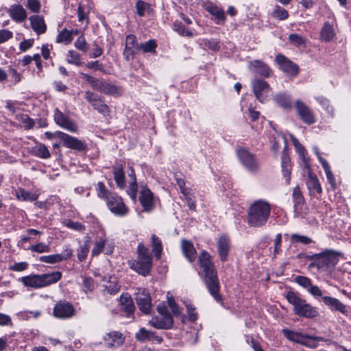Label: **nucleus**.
<instances>
[{
  "label": "nucleus",
  "instance_id": "nucleus-1",
  "mask_svg": "<svg viewBox=\"0 0 351 351\" xmlns=\"http://www.w3.org/2000/svg\"><path fill=\"white\" fill-rule=\"evenodd\" d=\"M199 263L204 273V281L210 295L214 299L220 302L219 282L213 263L210 260V254L205 250L202 251L199 256Z\"/></svg>",
  "mask_w": 351,
  "mask_h": 351
},
{
  "label": "nucleus",
  "instance_id": "nucleus-2",
  "mask_svg": "<svg viewBox=\"0 0 351 351\" xmlns=\"http://www.w3.org/2000/svg\"><path fill=\"white\" fill-rule=\"evenodd\" d=\"M270 213V204L265 200H257L252 204L248 209L247 223L251 227H263L267 222Z\"/></svg>",
  "mask_w": 351,
  "mask_h": 351
},
{
  "label": "nucleus",
  "instance_id": "nucleus-3",
  "mask_svg": "<svg viewBox=\"0 0 351 351\" xmlns=\"http://www.w3.org/2000/svg\"><path fill=\"white\" fill-rule=\"evenodd\" d=\"M285 298L288 302L293 306V310L295 315L306 318H313L318 315L315 308L307 303L300 293L289 291L286 293Z\"/></svg>",
  "mask_w": 351,
  "mask_h": 351
},
{
  "label": "nucleus",
  "instance_id": "nucleus-4",
  "mask_svg": "<svg viewBox=\"0 0 351 351\" xmlns=\"http://www.w3.org/2000/svg\"><path fill=\"white\" fill-rule=\"evenodd\" d=\"M137 251V259L130 263V268L138 274L147 276L152 267V256L148 248L142 243L138 245Z\"/></svg>",
  "mask_w": 351,
  "mask_h": 351
},
{
  "label": "nucleus",
  "instance_id": "nucleus-5",
  "mask_svg": "<svg viewBox=\"0 0 351 351\" xmlns=\"http://www.w3.org/2000/svg\"><path fill=\"white\" fill-rule=\"evenodd\" d=\"M338 254L333 250L326 249L319 253L318 260L316 262H311L309 267H316L320 271H326L337 264Z\"/></svg>",
  "mask_w": 351,
  "mask_h": 351
},
{
  "label": "nucleus",
  "instance_id": "nucleus-6",
  "mask_svg": "<svg viewBox=\"0 0 351 351\" xmlns=\"http://www.w3.org/2000/svg\"><path fill=\"white\" fill-rule=\"evenodd\" d=\"M45 135L48 139H51L53 137L59 138L62 141L63 145L67 148L79 152H82L86 149V145L84 141L63 132L57 131L55 133L46 132Z\"/></svg>",
  "mask_w": 351,
  "mask_h": 351
},
{
  "label": "nucleus",
  "instance_id": "nucleus-7",
  "mask_svg": "<svg viewBox=\"0 0 351 351\" xmlns=\"http://www.w3.org/2000/svg\"><path fill=\"white\" fill-rule=\"evenodd\" d=\"M237 156L247 171L251 173H256L258 171L260 167L258 159L247 149L243 147L237 149Z\"/></svg>",
  "mask_w": 351,
  "mask_h": 351
},
{
  "label": "nucleus",
  "instance_id": "nucleus-8",
  "mask_svg": "<svg viewBox=\"0 0 351 351\" xmlns=\"http://www.w3.org/2000/svg\"><path fill=\"white\" fill-rule=\"evenodd\" d=\"M106 202L109 210L115 215L122 217L128 212V208L122 198L114 193L110 195Z\"/></svg>",
  "mask_w": 351,
  "mask_h": 351
},
{
  "label": "nucleus",
  "instance_id": "nucleus-9",
  "mask_svg": "<svg viewBox=\"0 0 351 351\" xmlns=\"http://www.w3.org/2000/svg\"><path fill=\"white\" fill-rule=\"evenodd\" d=\"M75 314V308L72 304L66 300L58 302L53 309V315L58 319H67Z\"/></svg>",
  "mask_w": 351,
  "mask_h": 351
},
{
  "label": "nucleus",
  "instance_id": "nucleus-10",
  "mask_svg": "<svg viewBox=\"0 0 351 351\" xmlns=\"http://www.w3.org/2000/svg\"><path fill=\"white\" fill-rule=\"evenodd\" d=\"M84 97L93 108L102 115L106 116L110 112L109 106L95 93L87 90L84 93Z\"/></svg>",
  "mask_w": 351,
  "mask_h": 351
},
{
  "label": "nucleus",
  "instance_id": "nucleus-11",
  "mask_svg": "<svg viewBox=\"0 0 351 351\" xmlns=\"http://www.w3.org/2000/svg\"><path fill=\"white\" fill-rule=\"evenodd\" d=\"M216 247L220 261H226L231 250L230 238L226 234L219 235L216 240Z\"/></svg>",
  "mask_w": 351,
  "mask_h": 351
},
{
  "label": "nucleus",
  "instance_id": "nucleus-12",
  "mask_svg": "<svg viewBox=\"0 0 351 351\" xmlns=\"http://www.w3.org/2000/svg\"><path fill=\"white\" fill-rule=\"evenodd\" d=\"M295 108L300 119L306 124L311 125L316 122V118L311 109L303 101H295Z\"/></svg>",
  "mask_w": 351,
  "mask_h": 351
},
{
  "label": "nucleus",
  "instance_id": "nucleus-13",
  "mask_svg": "<svg viewBox=\"0 0 351 351\" xmlns=\"http://www.w3.org/2000/svg\"><path fill=\"white\" fill-rule=\"evenodd\" d=\"M135 295L136 302L139 309L145 314L149 313L152 308V303L149 291L145 288H137Z\"/></svg>",
  "mask_w": 351,
  "mask_h": 351
},
{
  "label": "nucleus",
  "instance_id": "nucleus-14",
  "mask_svg": "<svg viewBox=\"0 0 351 351\" xmlns=\"http://www.w3.org/2000/svg\"><path fill=\"white\" fill-rule=\"evenodd\" d=\"M53 119L55 123L62 128L72 133L77 131V124L58 108L54 110Z\"/></svg>",
  "mask_w": 351,
  "mask_h": 351
},
{
  "label": "nucleus",
  "instance_id": "nucleus-15",
  "mask_svg": "<svg viewBox=\"0 0 351 351\" xmlns=\"http://www.w3.org/2000/svg\"><path fill=\"white\" fill-rule=\"evenodd\" d=\"M252 88L256 98L261 103L265 102L270 90L269 84L264 80L255 79L252 82Z\"/></svg>",
  "mask_w": 351,
  "mask_h": 351
},
{
  "label": "nucleus",
  "instance_id": "nucleus-16",
  "mask_svg": "<svg viewBox=\"0 0 351 351\" xmlns=\"http://www.w3.org/2000/svg\"><path fill=\"white\" fill-rule=\"evenodd\" d=\"M94 90L101 93L114 97L119 96L121 94V88L116 85L105 80L104 79H98Z\"/></svg>",
  "mask_w": 351,
  "mask_h": 351
},
{
  "label": "nucleus",
  "instance_id": "nucleus-17",
  "mask_svg": "<svg viewBox=\"0 0 351 351\" xmlns=\"http://www.w3.org/2000/svg\"><path fill=\"white\" fill-rule=\"evenodd\" d=\"M139 45L134 35L129 34L126 36L123 51V56L126 60L133 59L134 56L139 51Z\"/></svg>",
  "mask_w": 351,
  "mask_h": 351
},
{
  "label": "nucleus",
  "instance_id": "nucleus-18",
  "mask_svg": "<svg viewBox=\"0 0 351 351\" xmlns=\"http://www.w3.org/2000/svg\"><path fill=\"white\" fill-rule=\"evenodd\" d=\"M139 201L143 211L147 213L152 211L154 208V194L147 186H144L141 189Z\"/></svg>",
  "mask_w": 351,
  "mask_h": 351
},
{
  "label": "nucleus",
  "instance_id": "nucleus-19",
  "mask_svg": "<svg viewBox=\"0 0 351 351\" xmlns=\"http://www.w3.org/2000/svg\"><path fill=\"white\" fill-rule=\"evenodd\" d=\"M276 61L279 65L280 69L285 73L295 75L298 72V69L296 64L288 60L285 56L278 54L276 57Z\"/></svg>",
  "mask_w": 351,
  "mask_h": 351
},
{
  "label": "nucleus",
  "instance_id": "nucleus-20",
  "mask_svg": "<svg viewBox=\"0 0 351 351\" xmlns=\"http://www.w3.org/2000/svg\"><path fill=\"white\" fill-rule=\"evenodd\" d=\"M149 324L157 329L167 330L173 326V320L171 315H159L152 317Z\"/></svg>",
  "mask_w": 351,
  "mask_h": 351
},
{
  "label": "nucleus",
  "instance_id": "nucleus-21",
  "mask_svg": "<svg viewBox=\"0 0 351 351\" xmlns=\"http://www.w3.org/2000/svg\"><path fill=\"white\" fill-rule=\"evenodd\" d=\"M72 255V250L66 246L62 253L48 256H42L40 257V261L44 263L53 264L67 260L70 258Z\"/></svg>",
  "mask_w": 351,
  "mask_h": 351
},
{
  "label": "nucleus",
  "instance_id": "nucleus-22",
  "mask_svg": "<svg viewBox=\"0 0 351 351\" xmlns=\"http://www.w3.org/2000/svg\"><path fill=\"white\" fill-rule=\"evenodd\" d=\"M204 8L214 17V19L216 21L217 24H221L225 22V12L222 8L211 2L206 3Z\"/></svg>",
  "mask_w": 351,
  "mask_h": 351
},
{
  "label": "nucleus",
  "instance_id": "nucleus-23",
  "mask_svg": "<svg viewBox=\"0 0 351 351\" xmlns=\"http://www.w3.org/2000/svg\"><path fill=\"white\" fill-rule=\"evenodd\" d=\"M291 138L293 142V144L296 149V152L299 154L300 159L301 160V166L304 169H307L308 171L310 162L309 158L307 156L306 151L305 148L302 146V145L298 141V140L294 137L293 135H291Z\"/></svg>",
  "mask_w": 351,
  "mask_h": 351
},
{
  "label": "nucleus",
  "instance_id": "nucleus-24",
  "mask_svg": "<svg viewBox=\"0 0 351 351\" xmlns=\"http://www.w3.org/2000/svg\"><path fill=\"white\" fill-rule=\"evenodd\" d=\"M322 301L332 311H339L343 314L347 313V306L339 300L330 296L322 297Z\"/></svg>",
  "mask_w": 351,
  "mask_h": 351
},
{
  "label": "nucleus",
  "instance_id": "nucleus-25",
  "mask_svg": "<svg viewBox=\"0 0 351 351\" xmlns=\"http://www.w3.org/2000/svg\"><path fill=\"white\" fill-rule=\"evenodd\" d=\"M135 338L141 342H145L147 341H156L160 343L162 341L161 337L158 336L156 332L148 330L145 328H141L136 333Z\"/></svg>",
  "mask_w": 351,
  "mask_h": 351
},
{
  "label": "nucleus",
  "instance_id": "nucleus-26",
  "mask_svg": "<svg viewBox=\"0 0 351 351\" xmlns=\"http://www.w3.org/2000/svg\"><path fill=\"white\" fill-rule=\"evenodd\" d=\"M249 68L252 72L265 77H268L271 72L265 63L258 60L251 61Z\"/></svg>",
  "mask_w": 351,
  "mask_h": 351
},
{
  "label": "nucleus",
  "instance_id": "nucleus-27",
  "mask_svg": "<svg viewBox=\"0 0 351 351\" xmlns=\"http://www.w3.org/2000/svg\"><path fill=\"white\" fill-rule=\"evenodd\" d=\"M8 13L12 20L18 23L24 21L27 16L25 10L19 4L12 5Z\"/></svg>",
  "mask_w": 351,
  "mask_h": 351
},
{
  "label": "nucleus",
  "instance_id": "nucleus-28",
  "mask_svg": "<svg viewBox=\"0 0 351 351\" xmlns=\"http://www.w3.org/2000/svg\"><path fill=\"white\" fill-rule=\"evenodd\" d=\"M104 341L108 347H115L123 344L124 337L122 333L117 331H112L104 337Z\"/></svg>",
  "mask_w": 351,
  "mask_h": 351
},
{
  "label": "nucleus",
  "instance_id": "nucleus-29",
  "mask_svg": "<svg viewBox=\"0 0 351 351\" xmlns=\"http://www.w3.org/2000/svg\"><path fill=\"white\" fill-rule=\"evenodd\" d=\"M20 280L25 287H32L34 289L44 287L41 274L23 276L21 278Z\"/></svg>",
  "mask_w": 351,
  "mask_h": 351
},
{
  "label": "nucleus",
  "instance_id": "nucleus-30",
  "mask_svg": "<svg viewBox=\"0 0 351 351\" xmlns=\"http://www.w3.org/2000/svg\"><path fill=\"white\" fill-rule=\"evenodd\" d=\"M181 249L184 256L189 262H193L196 258V250L193 244L187 240H182L181 242Z\"/></svg>",
  "mask_w": 351,
  "mask_h": 351
},
{
  "label": "nucleus",
  "instance_id": "nucleus-31",
  "mask_svg": "<svg viewBox=\"0 0 351 351\" xmlns=\"http://www.w3.org/2000/svg\"><path fill=\"white\" fill-rule=\"evenodd\" d=\"M31 27L38 34H42L46 32L47 26L43 18L38 15H34L29 18Z\"/></svg>",
  "mask_w": 351,
  "mask_h": 351
},
{
  "label": "nucleus",
  "instance_id": "nucleus-32",
  "mask_svg": "<svg viewBox=\"0 0 351 351\" xmlns=\"http://www.w3.org/2000/svg\"><path fill=\"white\" fill-rule=\"evenodd\" d=\"M275 103L285 110H290L292 107L291 98L285 93H280L274 96Z\"/></svg>",
  "mask_w": 351,
  "mask_h": 351
},
{
  "label": "nucleus",
  "instance_id": "nucleus-33",
  "mask_svg": "<svg viewBox=\"0 0 351 351\" xmlns=\"http://www.w3.org/2000/svg\"><path fill=\"white\" fill-rule=\"evenodd\" d=\"M114 179L117 186L123 189L125 186V173L121 165L114 166L112 169Z\"/></svg>",
  "mask_w": 351,
  "mask_h": 351
},
{
  "label": "nucleus",
  "instance_id": "nucleus-34",
  "mask_svg": "<svg viewBox=\"0 0 351 351\" xmlns=\"http://www.w3.org/2000/svg\"><path fill=\"white\" fill-rule=\"evenodd\" d=\"M120 302L123 306L124 311L126 313V316L130 317L133 315L135 309L132 298L128 295H122L120 298Z\"/></svg>",
  "mask_w": 351,
  "mask_h": 351
},
{
  "label": "nucleus",
  "instance_id": "nucleus-35",
  "mask_svg": "<svg viewBox=\"0 0 351 351\" xmlns=\"http://www.w3.org/2000/svg\"><path fill=\"white\" fill-rule=\"evenodd\" d=\"M305 173L308 174V178L306 182L307 186L311 191L322 193V187L316 176H314L311 173L310 167L308 171L307 169H304Z\"/></svg>",
  "mask_w": 351,
  "mask_h": 351
},
{
  "label": "nucleus",
  "instance_id": "nucleus-36",
  "mask_svg": "<svg viewBox=\"0 0 351 351\" xmlns=\"http://www.w3.org/2000/svg\"><path fill=\"white\" fill-rule=\"evenodd\" d=\"M173 29L182 36L193 38L197 36V33L195 30L186 28L184 25L180 21L174 22L173 25Z\"/></svg>",
  "mask_w": 351,
  "mask_h": 351
},
{
  "label": "nucleus",
  "instance_id": "nucleus-37",
  "mask_svg": "<svg viewBox=\"0 0 351 351\" xmlns=\"http://www.w3.org/2000/svg\"><path fill=\"white\" fill-rule=\"evenodd\" d=\"M282 332L285 337L287 338L289 341L300 344H301V343H303V339L304 337H306V335L303 333L293 331L287 328L282 329Z\"/></svg>",
  "mask_w": 351,
  "mask_h": 351
},
{
  "label": "nucleus",
  "instance_id": "nucleus-38",
  "mask_svg": "<svg viewBox=\"0 0 351 351\" xmlns=\"http://www.w3.org/2000/svg\"><path fill=\"white\" fill-rule=\"evenodd\" d=\"M151 246L155 258L160 259L163 247L161 240L156 234H152L151 237Z\"/></svg>",
  "mask_w": 351,
  "mask_h": 351
},
{
  "label": "nucleus",
  "instance_id": "nucleus-39",
  "mask_svg": "<svg viewBox=\"0 0 351 351\" xmlns=\"http://www.w3.org/2000/svg\"><path fill=\"white\" fill-rule=\"evenodd\" d=\"M43 287L49 286L59 281L62 278L60 271H53L50 274H41Z\"/></svg>",
  "mask_w": 351,
  "mask_h": 351
},
{
  "label": "nucleus",
  "instance_id": "nucleus-40",
  "mask_svg": "<svg viewBox=\"0 0 351 351\" xmlns=\"http://www.w3.org/2000/svg\"><path fill=\"white\" fill-rule=\"evenodd\" d=\"M32 153L35 156L43 159H47L51 156L47 146L42 143H36V145L32 147Z\"/></svg>",
  "mask_w": 351,
  "mask_h": 351
},
{
  "label": "nucleus",
  "instance_id": "nucleus-41",
  "mask_svg": "<svg viewBox=\"0 0 351 351\" xmlns=\"http://www.w3.org/2000/svg\"><path fill=\"white\" fill-rule=\"evenodd\" d=\"M292 197L294 202L295 211L297 213H300L302 210L304 200L303 195L298 187H295L293 189Z\"/></svg>",
  "mask_w": 351,
  "mask_h": 351
},
{
  "label": "nucleus",
  "instance_id": "nucleus-42",
  "mask_svg": "<svg viewBox=\"0 0 351 351\" xmlns=\"http://www.w3.org/2000/svg\"><path fill=\"white\" fill-rule=\"evenodd\" d=\"M291 165L290 160L288 157L283 155L282 157V171L284 178H285V182L287 184H289L291 179Z\"/></svg>",
  "mask_w": 351,
  "mask_h": 351
},
{
  "label": "nucleus",
  "instance_id": "nucleus-43",
  "mask_svg": "<svg viewBox=\"0 0 351 351\" xmlns=\"http://www.w3.org/2000/svg\"><path fill=\"white\" fill-rule=\"evenodd\" d=\"M16 197L17 199L22 200V201H29V202H34L37 199V195L35 194L27 191L23 189H19L16 191Z\"/></svg>",
  "mask_w": 351,
  "mask_h": 351
},
{
  "label": "nucleus",
  "instance_id": "nucleus-44",
  "mask_svg": "<svg viewBox=\"0 0 351 351\" xmlns=\"http://www.w3.org/2000/svg\"><path fill=\"white\" fill-rule=\"evenodd\" d=\"M66 61L69 64L81 66L83 64L81 56L73 50H69L66 54Z\"/></svg>",
  "mask_w": 351,
  "mask_h": 351
},
{
  "label": "nucleus",
  "instance_id": "nucleus-45",
  "mask_svg": "<svg viewBox=\"0 0 351 351\" xmlns=\"http://www.w3.org/2000/svg\"><path fill=\"white\" fill-rule=\"evenodd\" d=\"M316 101L323 107V108L328 112L330 117H334V109L333 107L330 104V101L328 99L323 96H318L315 97Z\"/></svg>",
  "mask_w": 351,
  "mask_h": 351
},
{
  "label": "nucleus",
  "instance_id": "nucleus-46",
  "mask_svg": "<svg viewBox=\"0 0 351 351\" xmlns=\"http://www.w3.org/2000/svg\"><path fill=\"white\" fill-rule=\"evenodd\" d=\"M335 36L334 29L328 23H325L321 31V37L325 41H329Z\"/></svg>",
  "mask_w": 351,
  "mask_h": 351
},
{
  "label": "nucleus",
  "instance_id": "nucleus-47",
  "mask_svg": "<svg viewBox=\"0 0 351 351\" xmlns=\"http://www.w3.org/2000/svg\"><path fill=\"white\" fill-rule=\"evenodd\" d=\"M72 40V32L66 29H63L56 37V42L58 43L69 44Z\"/></svg>",
  "mask_w": 351,
  "mask_h": 351
},
{
  "label": "nucleus",
  "instance_id": "nucleus-48",
  "mask_svg": "<svg viewBox=\"0 0 351 351\" xmlns=\"http://www.w3.org/2000/svg\"><path fill=\"white\" fill-rule=\"evenodd\" d=\"M96 191L97 196L104 199L105 201L113 193L109 191L104 184L101 182H99L96 186Z\"/></svg>",
  "mask_w": 351,
  "mask_h": 351
},
{
  "label": "nucleus",
  "instance_id": "nucleus-49",
  "mask_svg": "<svg viewBox=\"0 0 351 351\" xmlns=\"http://www.w3.org/2000/svg\"><path fill=\"white\" fill-rule=\"evenodd\" d=\"M271 14L274 18L281 21L287 19L289 16L288 11L278 5L274 7Z\"/></svg>",
  "mask_w": 351,
  "mask_h": 351
},
{
  "label": "nucleus",
  "instance_id": "nucleus-50",
  "mask_svg": "<svg viewBox=\"0 0 351 351\" xmlns=\"http://www.w3.org/2000/svg\"><path fill=\"white\" fill-rule=\"evenodd\" d=\"M157 45L154 40H149L147 42L140 43L139 51L144 53H155Z\"/></svg>",
  "mask_w": 351,
  "mask_h": 351
},
{
  "label": "nucleus",
  "instance_id": "nucleus-51",
  "mask_svg": "<svg viewBox=\"0 0 351 351\" xmlns=\"http://www.w3.org/2000/svg\"><path fill=\"white\" fill-rule=\"evenodd\" d=\"M321 340H322V337L306 335V337L303 339V343H301V344L310 348H315L317 346V341Z\"/></svg>",
  "mask_w": 351,
  "mask_h": 351
},
{
  "label": "nucleus",
  "instance_id": "nucleus-52",
  "mask_svg": "<svg viewBox=\"0 0 351 351\" xmlns=\"http://www.w3.org/2000/svg\"><path fill=\"white\" fill-rule=\"evenodd\" d=\"M28 250L32 252L47 253L50 252V247L45 243H38L36 245L30 246Z\"/></svg>",
  "mask_w": 351,
  "mask_h": 351
},
{
  "label": "nucleus",
  "instance_id": "nucleus-53",
  "mask_svg": "<svg viewBox=\"0 0 351 351\" xmlns=\"http://www.w3.org/2000/svg\"><path fill=\"white\" fill-rule=\"evenodd\" d=\"M177 185L179 186L180 192L182 195H187V192L191 191L190 189L185 187V181L180 173H176L174 175Z\"/></svg>",
  "mask_w": 351,
  "mask_h": 351
},
{
  "label": "nucleus",
  "instance_id": "nucleus-54",
  "mask_svg": "<svg viewBox=\"0 0 351 351\" xmlns=\"http://www.w3.org/2000/svg\"><path fill=\"white\" fill-rule=\"evenodd\" d=\"M291 242L292 243H300L304 245H307L312 243L313 241L307 236L300 235L298 234H293L291 237Z\"/></svg>",
  "mask_w": 351,
  "mask_h": 351
},
{
  "label": "nucleus",
  "instance_id": "nucleus-55",
  "mask_svg": "<svg viewBox=\"0 0 351 351\" xmlns=\"http://www.w3.org/2000/svg\"><path fill=\"white\" fill-rule=\"evenodd\" d=\"M64 225L68 228L78 231L83 232L85 230V227L83 224L80 222L73 221L71 219H67L64 221Z\"/></svg>",
  "mask_w": 351,
  "mask_h": 351
},
{
  "label": "nucleus",
  "instance_id": "nucleus-56",
  "mask_svg": "<svg viewBox=\"0 0 351 351\" xmlns=\"http://www.w3.org/2000/svg\"><path fill=\"white\" fill-rule=\"evenodd\" d=\"M136 8L137 14L140 16H143L145 15V13L148 12L149 9V4L143 1L138 0L136 3Z\"/></svg>",
  "mask_w": 351,
  "mask_h": 351
},
{
  "label": "nucleus",
  "instance_id": "nucleus-57",
  "mask_svg": "<svg viewBox=\"0 0 351 351\" xmlns=\"http://www.w3.org/2000/svg\"><path fill=\"white\" fill-rule=\"evenodd\" d=\"M295 282L303 288L306 289V290H308L312 285L311 279L303 276H297L295 278Z\"/></svg>",
  "mask_w": 351,
  "mask_h": 351
},
{
  "label": "nucleus",
  "instance_id": "nucleus-58",
  "mask_svg": "<svg viewBox=\"0 0 351 351\" xmlns=\"http://www.w3.org/2000/svg\"><path fill=\"white\" fill-rule=\"evenodd\" d=\"M106 243V240L100 238L99 240H97L95 245L92 250L91 254L92 256H97L99 255L103 250Z\"/></svg>",
  "mask_w": 351,
  "mask_h": 351
},
{
  "label": "nucleus",
  "instance_id": "nucleus-59",
  "mask_svg": "<svg viewBox=\"0 0 351 351\" xmlns=\"http://www.w3.org/2000/svg\"><path fill=\"white\" fill-rule=\"evenodd\" d=\"M83 290L84 292H91L95 289V282L92 278L85 277L82 282Z\"/></svg>",
  "mask_w": 351,
  "mask_h": 351
},
{
  "label": "nucleus",
  "instance_id": "nucleus-60",
  "mask_svg": "<svg viewBox=\"0 0 351 351\" xmlns=\"http://www.w3.org/2000/svg\"><path fill=\"white\" fill-rule=\"evenodd\" d=\"M289 41L297 47L302 46L305 44L306 40L298 34H291L289 36Z\"/></svg>",
  "mask_w": 351,
  "mask_h": 351
},
{
  "label": "nucleus",
  "instance_id": "nucleus-61",
  "mask_svg": "<svg viewBox=\"0 0 351 351\" xmlns=\"http://www.w3.org/2000/svg\"><path fill=\"white\" fill-rule=\"evenodd\" d=\"M75 47L84 52H86L88 49L87 43L84 36H80L74 43Z\"/></svg>",
  "mask_w": 351,
  "mask_h": 351
},
{
  "label": "nucleus",
  "instance_id": "nucleus-62",
  "mask_svg": "<svg viewBox=\"0 0 351 351\" xmlns=\"http://www.w3.org/2000/svg\"><path fill=\"white\" fill-rule=\"evenodd\" d=\"M137 191H138L137 183L136 182H135V183L130 182L129 184L128 189H127V193L130 197V198L134 202L136 200Z\"/></svg>",
  "mask_w": 351,
  "mask_h": 351
},
{
  "label": "nucleus",
  "instance_id": "nucleus-63",
  "mask_svg": "<svg viewBox=\"0 0 351 351\" xmlns=\"http://www.w3.org/2000/svg\"><path fill=\"white\" fill-rule=\"evenodd\" d=\"M8 73L10 76L11 80L14 82V84H17L21 80V73L18 72L15 69L12 67H9Z\"/></svg>",
  "mask_w": 351,
  "mask_h": 351
},
{
  "label": "nucleus",
  "instance_id": "nucleus-64",
  "mask_svg": "<svg viewBox=\"0 0 351 351\" xmlns=\"http://www.w3.org/2000/svg\"><path fill=\"white\" fill-rule=\"evenodd\" d=\"M88 251L89 250L86 245H83L80 247L77 250V258L80 261H83L86 258Z\"/></svg>",
  "mask_w": 351,
  "mask_h": 351
}]
</instances>
